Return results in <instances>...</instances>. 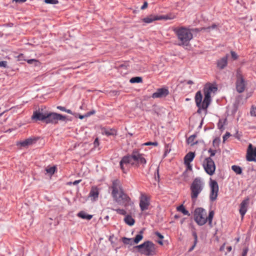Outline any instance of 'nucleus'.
Instances as JSON below:
<instances>
[{
    "label": "nucleus",
    "mask_w": 256,
    "mask_h": 256,
    "mask_svg": "<svg viewBox=\"0 0 256 256\" xmlns=\"http://www.w3.org/2000/svg\"><path fill=\"white\" fill-rule=\"evenodd\" d=\"M146 162L144 154H140L138 150H134L131 155L125 156L122 158L120 164L123 172L126 173L129 168L128 164L136 166L142 164L144 166Z\"/></svg>",
    "instance_id": "obj_1"
},
{
    "label": "nucleus",
    "mask_w": 256,
    "mask_h": 256,
    "mask_svg": "<svg viewBox=\"0 0 256 256\" xmlns=\"http://www.w3.org/2000/svg\"><path fill=\"white\" fill-rule=\"evenodd\" d=\"M111 188L112 196L114 200L118 204L122 205L124 207L134 204L130 198L124 192L120 180H114Z\"/></svg>",
    "instance_id": "obj_2"
},
{
    "label": "nucleus",
    "mask_w": 256,
    "mask_h": 256,
    "mask_svg": "<svg viewBox=\"0 0 256 256\" xmlns=\"http://www.w3.org/2000/svg\"><path fill=\"white\" fill-rule=\"evenodd\" d=\"M217 90V87L215 86L210 84H206L204 88V98L202 102V95L201 92L198 91L196 93L195 102L198 108V112H199L200 109L206 110L208 108L211 101V94L215 92Z\"/></svg>",
    "instance_id": "obj_3"
},
{
    "label": "nucleus",
    "mask_w": 256,
    "mask_h": 256,
    "mask_svg": "<svg viewBox=\"0 0 256 256\" xmlns=\"http://www.w3.org/2000/svg\"><path fill=\"white\" fill-rule=\"evenodd\" d=\"M32 118L36 121H43L46 124H56L58 120H66V116L56 112L43 113L36 110L34 112Z\"/></svg>",
    "instance_id": "obj_4"
},
{
    "label": "nucleus",
    "mask_w": 256,
    "mask_h": 256,
    "mask_svg": "<svg viewBox=\"0 0 256 256\" xmlns=\"http://www.w3.org/2000/svg\"><path fill=\"white\" fill-rule=\"evenodd\" d=\"M194 216L195 222L199 226H203L207 222H208L209 224H211L214 216V212L212 210L210 212L208 216L206 211L204 209L198 208L194 210Z\"/></svg>",
    "instance_id": "obj_5"
},
{
    "label": "nucleus",
    "mask_w": 256,
    "mask_h": 256,
    "mask_svg": "<svg viewBox=\"0 0 256 256\" xmlns=\"http://www.w3.org/2000/svg\"><path fill=\"white\" fill-rule=\"evenodd\" d=\"M174 32L176 34L180 41V46H188L190 41L192 38L193 35L190 29L184 27L176 28Z\"/></svg>",
    "instance_id": "obj_6"
},
{
    "label": "nucleus",
    "mask_w": 256,
    "mask_h": 256,
    "mask_svg": "<svg viewBox=\"0 0 256 256\" xmlns=\"http://www.w3.org/2000/svg\"><path fill=\"white\" fill-rule=\"evenodd\" d=\"M204 184L200 178H196L190 186V197L192 200H196L199 194L202 192Z\"/></svg>",
    "instance_id": "obj_7"
},
{
    "label": "nucleus",
    "mask_w": 256,
    "mask_h": 256,
    "mask_svg": "<svg viewBox=\"0 0 256 256\" xmlns=\"http://www.w3.org/2000/svg\"><path fill=\"white\" fill-rule=\"evenodd\" d=\"M135 248L140 253L146 256H153L156 254L155 245L150 241H146Z\"/></svg>",
    "instance_id": "obj_8"
},
{
    "label": "nucleus",
    "mask_w": 256,
    "mask_h": 256,
    "mask_svg": "<svg viewBox=\"0 0 256 256\" xmlns=\"http://www.w3.org/2000/svg\"><path fill=\"white\" fill-rule=\"evenodd\" d=\"M202 166L206 172L210 176H212L214 174L216 165L214 160L210 157L206 158L204 160Z\"/></svg>",
    "instance_id": "obj_9"
},
{
    "label": "nucleus",
    "mask_w": 256,
    "mask_h": 256,
    "mask_svg": "<svg viewBox=\"0 0 256 256\" xmlns=\"http://www.w3.org/2000/svg\"><path fill=\"white\" fill-rule=\"evenodd\" d=\"M236 76L237 79L236 82V90L239 93L242 92L245 90L246 82L240 70H237Z\"/></svg>",
    "instance_id": "obj_10"
},
{
    "label": "nucleus",
    "mask_w": 256,
    "mask_h": 256,
    "mask_svg": "<svg viewBox=\"0 0 256 256\" xmlns=\"http://www.w3.org/2000/svg\"><path fill=\"white\" fill-rule=\"evenodd\" d=\"M210 198L212 201L214 202L216 199L218 192V186L216 180H210Z\"/></svg>",
    "instance_id": "obj_11"
},
{
    "label": "nucleus",
    "mask_w": 256,
    "mask_h": 256,
    "mask_svg": "<svg viewBox=\"0 0 256 256\" xmlns=\"http://www.w3.org/2000/svg\"><path fill=\"white\" fill-rule=\"evenodd\" d=\"M150 204V198L145 194H142L140 200V206L142 211L148 210Z\"/></svg>",
    "instance_id": "obj_12"
},
{
    "label": "nucleus",
    "mask_w": 256,
    "mask_h": 256,
    "mask_svg": "<svg viewBox=\"0 0 256 256\" xmlns=\"http://www.w3.org/2000/svg\"><path fill=\"white\" fill-rule=\"evenodd\" d=\"M176 18L174 16H156L150 15L148 17L144 18L142 19V21L146 23L150 24L152 22L156 20H172Z\"/></svg>",
    "instance_id": "obj_13"
},
{
    "label": "nucleus",
    "mask_w": 256,
    "mask_h": 256,
    "mask_svg": "<svg viewBox=\"0 0 256 256\" xmlns=\"http://www.w3.org/2000/svg\"><path fill=\"white\" fill-rule=\"evenodd\" d=\"M246 158L248 162L256 161V147L254 148L251 144H250L248 146Z\"/></svg>",
    "instance_id": "obj_14"
},
{
    "label": "nucleus",
    "mask_w": 256,
    "mask_h": 256,
    "mask_svg": "<svg viewBox=\"0 0 256 256\" xmlns=\"http://www.w3.org/2000/svg\"><path fill=\"white\" fill-rule=\"evenodd\" d=\"M250 202V198L248 197L244 200L240 204V213L243 218L244 214L247 212L248 207Z\"/></svg>",
    "instance_id": "obj_15"
},
{
    "label": "nucleus",
    "mask_w": 256,
    "mask_h": 256,
    "mask_svg": "<svg viewBox=\"0 0 256 256\" xmlns=\"http://www.w3.org/2000/svg\"><path fill=\"white\" fill-rule=\"evenodd\" d=\"M169 94L168 90L166 88H160L157 90L156 92L152 95V98H162L166 96Z\"/></svg>",
    "instance_id": "obj_16"
},
{
    "label": "nucleus",
    "mask_w": 256,
    "mask_h": 256,
    "mask_svg": "<svg viewBox=\"0 0 256 256\" xmlns=\"http://www.w3.org/2000/svg\"><path fill=\"white\" fill-rule=\"evenodd\" d=\"M228 54L220 58L217 61V66L218 68L222 70L228 64Z\"/></svg>",
    "instance_id": "obj_17"
},
{
    "label": "nucleus",
    "mask_w": 256,
    "mask_h": 256,
    "mask_svg": "<svg viewBox=\"0 0 256 256\" xmlns=\"http://www.w3.org/2000/svg\"><path fill=\"white\" fill-rule=\"evenodd\" d=\"M36 141V138H28L23 141L20 142H19V144L21 146L26 147L34 143Z\"/></svg>",
    "instance_id": "obj_18"
},
{
    "label": "nucleus",
    "mask_w": 256,
    "mask_h": 256,
    "mask_svg": "<svg viewBox=\"0 0 256 256\" xmlns=\"http://www.w3.org/2000/svg\"><path fill=\"white\" fill-rule=\"evenodd\" d=\"M218 24H213L211 26L200 28V30H198V31L204 30L206 31V32H210L212 30L218 29Z\"/></svg>",
    "instance_id": "obj_19"
},
{
    "label": "nucleus",
    "mask_w": 256,
    "mask_h": 256,
    "mask_svg": "<svg viewBox=\"0 0 256 256\" xmlns=\"http://www.w3.org/2000/svg\"><path fill=\"white\" fill-rule=\"evenodd\" d=\"M194 153L192 152H190L187 154L184 158V163H188L192 162L194 158Z\"/></svg>",
    "instance_id": "obj_20"
},
{
    "label": "nucleus",
    "mask_w": 256,
    "mask_h": 256,
    "mask_svg": "<svg viewBox=\"0 0 256 256\" xmlns=\"http://www.w3.org/2000/svg\"><path fill=\"white\" fill-rule=\"evenodd\" d=\"M196 134H194L192 136H190L188 139H187V142L188 144H190L191 146H193L194 144H198V142L196 140Z\"/></svg>",
    "instance_id": "obj_21"
},
{
    "label": "nucleus",
    "mask_w": 256,
    "mask_h": 256,
    "mask_svg": "<svg viewBox=\"0 0 256 256\" xmlns=\"http://www.w3.org/2000/svg\"><path fill=\"white\" fill-rule=\"evenodd\" d=\"M124 221L127 224L130 226H133L135 222L134 220L130 215L126 216Z\"/></svg>",
    "instance_id": "obj_22"
},
{
    "label": "nucleus",
    "mask_w": 256,
    "mask_h": 256,
    "mask_svg": "<svg viewBox=\"0 0 256 256\" xmlns=\"http://www.w3.org/2000/svg\"><path fill=\"white\" fill-rule=\"evenodd\" d=\"M78 216L79 218H80L82 219H86L88 220H90L92 218V215L88 214L83 211H81L80 212H78Z\"/></svg>",
    "instance_id": "obj_23"
},
{
    "label": "nucleus",
    "mask_w": 256,
    "mask_h": 256,
    "mask_svg": "<svg viewBox=\"0 0 256 256\" xmlns=\"http://www.w3.org/2000/svg\"><path fill=\"white\" fill-rule=\"evenodd\" d=\"M98 194L99 192L98 189L96 188H92L90 193V197L93 198L95 200L96 198H98Z\"/></svg>",
    "instance_id": "obj_24"
},
{
    "label": "nucleus",
    "mask_w": 256,
    "mask_h": 256,
    "mask_svg": "<svg viewBox=\"0 0 256 256\" xmlns=\"http://www.w3.org/2000/svg\"><path fill=\"white\" fill-rule=\"evenodd\" d=\"M176 210L178 211L182 212L184 215H190V214L188 212V211L185 208L184 206L182 204L178 206Z\"/></svg>",
    "instance_id": "obj_25"
},
{
    "label": "nucleus",
    "mask_w": 256,
    "mask_h": 256,
    "mask_svg": "<svg viewBox=\"0 0 256 256\" xmlns=\"http://www.w3.org/2000/svg\"><path fill=\"white\" fill-rule=\"evenodd\" d=\"M143 238L142 232L140 231V234H137L133 240L134 244H137Z\"/></svg>",
    "instance_id": "obj_26"
},
{
    "label": "nucleus",
    "mask_w": 256,
    "mask_h": 256,
    "mask_svg": "<svg viewBox=\"0 0 256 256\" xmlns=\"http://www.w3.org/2000/svg\"><path fill=\"white\" fill-rule=\"evenodd\" d=\"M122 242H123L124 244H126L132 245L134 244L132 238H129L124 237L122 238Z\"/></svg>",
    "instance_id": "obj_27"
},
{
    "label": "nucleus",
    "mask_w": 256,
    "mask_h": 256,
    "mask_svg": "<svg viewBox=\"0 0 256 256\" xmlns=\"http://www.w3.org/2000/svg\"><path fill=\"white\" fill-rule=\"evenodd\" d=\"M130 83H140L142 82V79L139 76L133 77L130 79Z\"/></svg>",
    "instance_id": "obj_28"
},
{
    "label": "nucleus",
    "mask_w": 256,
    "mask_h": 256,
    "mask_svg": "<svg viewBox=\"0 0 256 256\" xmlns=\"http://www.w3.org/2000/svg\"><path fill=\"white\" fill-rule=\"evenodd\" d=\"M232 169L238 174H240L242 173L241 168L238 166H232Z\"/></svg>",
    "instance_id": "obj_29"
},
{
    "label": "nucleus",
    "mask_w": 256,
    "mask_h": 256,
    "mask_svg": "<svg viewBox=\"0 0 256 256\" xmlns=\"http://www.w3.org/2000/svg\"><path fill=\"white\" fill-rule=\"evenodd\" d=\"M104 133L108 136L116 135V131L112 129L106 130H104Z\"/></svg>",
    "instance_id": "obj_30"
},
{
    "label": "nucleus",
    "mask_w": 256,
    "mask_h": 256,
    "mask_svg": "<svg viewBox=\"0 0 256 256\" xmlns=\"http://www.w3.org/2000/svg\"><path fill=\"white\" fill-rule=\"evenodd\" d=\"M56 168L55 166L48 167L46 168V171L48 173L52 175L54 173V172L56 171Z\"/></svg>",
    "instance_id": "obj_31"
},
{
    "label": "nucleus",
    "mask_w": 256,
    "mask_h": 256,
    "mask_svg": "<svg viewBox=\"0 0 256 256\" xmlns=\"http://www.w3.org/2000/svg\"><path fill=\"white\" fill-rule=\"evenodd\" d=\"M113 210H115L118 214L126 216V212L124 209L118 208L112 209Z\"/></svg>",
    "instance_id": "obj_32"
},
{
    "label": "nucleus",
    "mask_w": 256,
    "mask_h": 256,
    "mask_svg": "<svg viewBox=\"0 0 256 256\" xmlns=\"http://www.w3.org/2000/svg\"><path fill=\"white\" fill-rule=\"evenodd\" d=\"M192 235L194 238V244H196L197 243H198V236H197V234L195 230L194 229L192 230Z\"/></svg>",
    "instance_id": "obj_33"
},
{
    "label": "nucleus",
    "mask_w": 256,
    "mask_h": 256,
    "mask_svg": "<svg viewBox=\"0 0 256 256\" xmlns=\"http://www.w3.org/2000/svg\"><path fill=\"white\" fill-rule=\"evenodd\" d=\"M250 116H256V107L252 106L250 111Z\"/></svg>",
    "instance_id": "obj_34"
},
{
    "label": "nucleus",
    "mask_w": 256,
    "mask_h": 256,
    "mask_svg": "<svg viewBox=\"0 0 256 256\" xmlns=\"http://www.w3.org/2000/svg\"><path fill=\"white\" fill-rule=\"evenodd\" d=\"M230 54H231L232 58L233 60H236L238 58V55L235 52L231 51L230 52Z\"/></svg>",
    "instance_id": "obj_35"
},
{
    "label": "nucleus",
    "mask_w": 256,
    "mask_h": 256,
    "mask_svg": "<svg viewBox=\"0 0 256 256\" xmlns=\"http://www.w3.org/2000/svg\"><path fill=\"white\" fill-rule=\"evenodd\" d=\"M44 2L48 4H57L58 2V0H44Z\"/></svg>",
    "instance_id": "obj_36"
},
{
    "label": "nucleus",
    "mask_w": 256,
    "mask_h": 256,
    "mask_svg": "<svg viewBox=\"0 0 256 256\" xmlns=\"http://www.w3.org/2000/svg\"><path fill=\"white\" fill-rule=\"evenodd\" d=\"M145 146H150L152 145L154 146H157L158 145V143L157 142H147L144 144Z\"/></svg>",
    "instance_id": "obj_37"
},
{
    "label": "nucleus",
    "mask_w": 256,
    "mask_h": 256,
    "mask_svg": "<svg viewBox=\"0 0 256 256\" xmlns=\"http://www.w3.org/2000/svg\"><path fill=\"white\" fill-rule=\"evenodd\" d=\"M27 62L29 64H32L33 63H38V61L35 59H30L27 60Z\"/></svg>",
    "instance_id": "obj_38"
},
{
    "label": "nucleus",
    "mask_w": 256,
    "mask_h": 256,
    "mask_svg": "<svg viewBox=\"0 0 256 256\" xmlns=\"http://www.w3.org/2000/svg\"><path fill=\"white\" fill-rule=\"evenodd\" d=\"M7 66V62L6 61H0V67L6 68Z\"/></svg>",
    "instance_id": "obj_39"
},
{
    "label": "nucleus",
    "mask_w": 256,
    "mask_h": 256,
    "mask_svg": "<svg viewBox=\"0 0 256 256\" xmlns=\"http://www.w3.org/2000/svg\"><path fill=\"white\" fill-rule=\"evenodd\" d=\"M208 152L209 153H210V157L211 158V157H212L215 155L216 151L214 150H212V149H210Z\"/></svg>",
    "instance_id": "obj_40"
},
{
    "label": "nucleus",
    "mask_w": 256,
    "mask_h": 256,
    "mask_svg": "<svg viewBox=\"0 0 256 256\" xmlns=\"http://www.w3.org/2000/svg\"><path fill=\"white\" fill-rule=\"evenodd\" d=\"M224 126V122H222V120H219L218 124V127L219 129H222Z\"/></svg>",
    "instance_id": "obj_41"
},
{
    "label": "nucleus",
    "mask_w": 256,
    "mask_h": 256,
    "mask_svg": "<svg viewBox=\"0 0 256 256\" xmlns=\"http://www.w3.org/2000/svg\"><path fill=\"white\" fill-rule=\"evenodd\" d=\"M248 251V247L244 248L243 250V252H242V256H246Z\"/></svg>",
    "instance_id": "obj_42"
},
{
    "label": "nucleus",
    "mask_w": 256,
    "mask_h": 256,
    "mask_svg": "<svg viewBox=\"0 0 256 256\" xmlns=\"http://www.w3.org/2000/svg\"><path fill=\"white\" fill-rule=\"evenodd\" d=\"M230 136V134L226 132L223 136L224 142L226 141Z\"/></svg>",
    "instance_id": "obj_43"
},
{
    "label": "nucleus",
    "mask_w": 256,
    "mask_h": 256,
    "mask_svg": "<svg viewBox=\"0 0 256 256\" xmlns=\"http://www.w3.org/2000/svg\"><path fill=\"white\" fill-rule=\"evenodd\" d=\"M94 147H96L99 145L98 139L96 138L94 142Z\"/></svg>",
    "instance_id": "obj_44"
},
{
    "label": "nucleus",
    "mask_w": 256,
    "mask_h": 256,
    "mask_svg": "<svg viewBox=\"0 0 256 256\" xmlns=\"http://www.w3.org/2000/svg\"><path fill=\"white\" fill-rule=\"evenodd\" d=\"M155 234L157 236L160 240L164 238V236L158 232H156Z\"/></svg>",
    "instance_id": "obj_45"
},
{
    "label": "nucleus",
    "mask_w": 256,
    "mask_h": 256,
    "mask_svg": "<svg viewBox=\"0 0 256 256\" xmlns=\"http://www.w3.org/2000/svg\"><path fill=\"white\" fill-rule=\"evenodd\" d=\"M190 162L184 163V164L186 166L187 168H188V170H192V165L190 164Z\"/></svg>",
    "instance_id": "obj_46"
},
{
    "label": "nucleus",
    "mask_w": 256,
    "mask_h": 256,
    "mask_svg": "<svg viewBox=\"0 0 256 256\" xmlns=\"http://www.w3.org/2000/svg\"><path fill=\"white\" fill-rule=\"evenodd\" d=\"M57 108L62 111V112H66V108L62 106H58Z\"/></svg>",
    "instance_id": "obj_47"
},
{
    "label": "nucleus",
    "mask_w": 256,
    "mask_h": 256,
    "mask_svg": "<svg viewBox=\"0 0 256 256\" xmlns=\"http://www.w3.org/2000/svg\"><path fill=\"white\" fill-rule=\"evenodd\" d=\"M147 7H148V2H144V4L141 7V9L144 10V9L146 8Z\"/></svg>",
    "instance_id": "obj_48"
},
{
    "label": "nucleus",
    "mask_w": 256,
    "mask_h": 256,
    "mask_svg": "<svg viewBox=\"0 0 256 256\" xmlns=\"http://www.w3.org/2000/svg\"><path fill=\"white\" fill-rule=\"evenodd\" d=\"M81 181H82V180H75L74 182H72V184H73L74 185H76V184H79Z\"/></svg>",
    "instance_id": "obj_49"
},
{
    "label": "nucleus",
    "mask_w": 256,
    "mask_h": 256,
    "mask_svg": "<svg viewBox=\"0 0 256 256\" xmlns=\"http://www.w3.org/2000/svg\"><path fill=\"white\" fill-rule=\"evenodd\" d=\"M196 244H195L194 242L193 246L189 249L188 251L192 252V250H194V248L196 247Z\"/></svg>",
    "instance_id": "obj_50"
},
{
    "label": "nucleus",
    "mask_w": 256,
    "mask_h": 256,
    "mask_svg": "<svg viewBox=\"0 0 256 256\" xmlns=\"http://www.w3.org/2000/svg\"><path fill=\"white\" fill-rule=\"evenodd\" d=\"M26 0H12L13 2H24Z\"/></svg>",
    "instance_id": "obj_51"
},
{
    "label": "nucleus",
    "mask_w": 256,
    "mask_h": 256,
    "mask_svg": "<svg viewBox=\"0 0 256 256\" xmlns=\"http://www.w3.org/2000/svg\"><path fill=\"white\" fill-rule=\"evenodd\" d=\"M186 84H194V82L191 80H188L186 82Z\"/></svg>",
    "instance_id": "obj_52"
},
{
    "label": "nucleus",
    "mask_w": 256,
    "mask_h": 256,
    "mask_svg": "<svg viewBox=\"0 0 256 256\" xmlns=\"http://www.w3.org/2000/svg\"><path fill=\"white\" fill-rule=\"evenodd\" d=\"M65 112H67L68 114H72V110H67V109H66Z\"/></svg>",
    "instance_id": "obj_53"
},
{
    "label": "nucleus",
    "mask_w": 256,
    "mask_h": 256,
    "mask_svg": "<svg viewBox=\"0 0 256 256\" xmlns=\"http://www.w3.org/2000/svg\"><path fill=\"white\" fill-rule=\"evenodd\" d=\"M95 113V111L94 110H92V112H90L88 113L87 114V116H89L91 114H94Z\"/></svg>",
    "instance_id": "obj_54"
},
{
    "label": "nucleus",
    "mask_w": 256,
    "mask_h": 256,
    "mask_svg": "<svg viewBox=\"0 0 256 256\" xmlns=\"http://www.w3.org/2000/svg\"><path fill=\"white\" fill-rule=\"evenodd\" d=\"M158 242L160 244V245H163V242H162V240H158Z\"/></svg>",
    "instance_id": "obj_55"
},
{
    "label": "nucleus",
    "mask_w": 256,
    "mask_h": 256,
    "mask_svg": "<svg viewBox=\"0 0 256 256\" xmlns=\"http://www.w3.org/2000/svg\"><path fill=\"white\" fill-rule=\"evenodd\" d=\"M227 250L228 252H230L232 250V246H228L227 248Z\"/></svg>",
    "instance_id": "obj_56"
},
{
    "label": "nucleus",
    "mask_w": 256,
    "mask_h": 256,
    "mask_svg": "<svg viewBox=\"0 0 256 256\" xmlns=\"http://www.w3.org/2000/svg\"><path fill=\"white\" fill-rule=\"evenodd\" d=\"M84 118V116H80L79 118L80 119H82Z\"/></svg>",
    "instance_id": "obj_57"
},
{
    "label": "nucleus",
    "mask_w": 256,
    "mask_h": 256,
    "mask_svg": "<svg viewBox=\"0 0 256 256\" xmlns=\"http://www.w3.org/2000/svg\"><path fill=\"white\" fill-rule=\"evenodd\" d=\"M184 220H185V218H183V219L181 220V222H180L181 224H183V222H184Z\"/></svg>",
    "instance_id": "obj_58"
},
{
    "label": "nucleus",
    "mask_w": 256,
    "mask_h": 256,
    "mask_svg": "<svg viewBox=\"0 0 256 256\" xmlns=\"http://www.w3.org/2000/svg\"><path fill=\"white\" fill-rule=\"evenodd\" d=\"M71 184H72V182H69L68 183V185H70Z\"/></svg>",
    "instance_id": "obj_59"
},
{
    "label": "nucleus",
    "mask_w": 256,
    "mask_h": 256,
    "mask_svg": "<svg viewBox=\"0 0 256 256\" xmlns=\"http://www.w3.org/2000/svg\"><path fill=\"white\" fill-rule=\"evenodd\" d=\"M174 218H179V216H176H176H174Z\"/></svg>",
    "instance_id": "obj_60"
},
{
    "label": "nucleus",
    "mask_w": 256,
    "mask_h": 256,
    "mask_svg": "<svg viewBox=\"0 0 256 256\" xmlns=\"http://www.w3.org/2000/svg\"><path fill=\"white\" fill-rule=\"evenodd\" d=\"M239 240H240V238H236V242H239Z\"/></svg>",
    "instance_id": "obj_61"
},
{
    "label": "nucleus",
    "mask_w": 256,
    "mask_h": 256,
    "mask_svg": "<svg viewBox=\"0 0 256 256\" xmlns=\"http://www.w3.org/2000/svg\"><path fill=\"white\" fill-rule=\"evenodd\" d=\"M2 114H0V116H2Z\"/></svg>",
    "instance_id": "obj_62"
}]
</instances>
